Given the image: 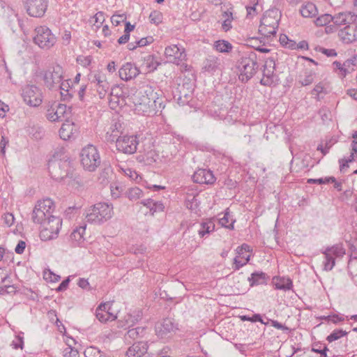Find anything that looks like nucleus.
I'll use <instances>...</instances> for the list:
<instances>
[{"mask_svg":"<svg viewBox=\"0 0 357 357\" xmlns=\"http://www.w3.org/2000/svg\"><path fill=\"white\" fill-rule=\"evenodd\" d=\"M48 171L51 178L55 181H61L67 178L74 181L77 179L69 158L66 155L61 157L55 153L48 162Z\"/></svg>","mask_w":357,"mask_h":357,"instance_id":"1","label":"nucleus"},{"mask_svg":"<svg viewBox=\"0 0 357 357\" xmlns=\"http://www.w3.org/2000/svg\"><path fill=\"white\" fill-rule=\"evenodd\" d=\"M258 68L257 54L254 52L245 53L237 61L239 81L247 83L256 74Z\"/></svg>","mask_w":357,"mask_h":357,"instance_id":"2","label":"nucleus"},{"mask_svg":"<svg viewBox=\"0 0 357 357\" xmlns=\"http://www.w3.org/2000/svg\"><path fill=\"white\" fill-rule=\"evenodd\" d=\"M113 205L107 202H98L93 205L86 215L87 222L101 225L112 218Z\"/></svg>","mask_w":357,"mask_h":357,"instance_id":"3","label":"nucleus"},{"mask_svg":"<svg viewBox=\"0 0 357 357\" xmlns=\"http://www.w3.org/2000/svg\"><path fill=\"white\" fill-rule=\"evenodd\" d=\"M79 158L83 169L89 172H95L101 164V158L98 148L91 144L82 149Z\"/></svg>","mask_w":357,"mask_h":357,"instance_id":"4","label":"nucleus"},{"mask_svg":"<svg viewBox=\"0 0 357 357\" xmlns=\"http://www.w3.org/2000/svg\"><path fill=\"white\" fill-rule=\"evenodd\" d=\"M54 207V202L50 198L38 201L31 213L33 222L36 224L45 225L48 220V216L52 215Z\"/></svg>","mask_w":357,"mask_h":357,"instance_id":"5","label":"nucleus"},{"mask_svg":"<svg viewBox=\"0 0 357 357\" xmlns=\"http://www.w3.org/2000/svg\"><path fill=\"white\" fill-rule=\"evenodd\" d=\"M33 43L43 50H50L56 42V36L46 26H37L33 31Z\"/></svg>","mask_w":357,"mask_h":357,"instance_id":"6","label":"nucleus"},{"mask_svg":"<svg viewBox=\"0 0 357 357\" xmlns=\"http://www.w3.org/2000/svg\"><path fill=\"white\" fill-rule=\"evenodd\" d=\"M321 252L324 255V260L323 261L324 270L330 271L335 266V259L343 257L346 250L342 243H338L326 247Z\"/></svg>","mask_w":357,"mask_h":357,"instance_id":"7","label":"nucleus"},{"mask_svg":"<svg viewBox=\"0 0 357 357\" xmlns=\"http://www.w3.org/2000/svg\"><path fill=\"white\" fill-rule=\"evenodd\" d=\"M333 25L327 26L326 31L327 33L334 32L342 29L341 26H347L353 24L356 20L357 16L351 12H342L333 16Z\"/></svg>","mask_w":357,"mask_h":357,"instance_id":"8","label":"nucleus"},{"mask_svg":"<svg viewBox=\"0 0 357 357\" xmlns=\"http://www.w3.org/2000/svg\"><path fill=\"white\" fill-rule=\"evenodd\" d=\"M138 144L137 135H120L116 139V149L126 154L135 153Z\"/></svg>","mask_w":357,"mask_h":357,"instance_id":"9","label":"nucleus"},{"mask_svg":"<svg viewBox=\"0 0 357 357\" xmlns=\"http://www.w3.org/2000/svg\"><path fill=\"white\" fill-rule=\"evenodd\" d=\"M22 96L24 101L31 107H38L42 102L40 90L36 85L24 86L22 89Z\"/></svg>","mask_w":357,"mask_h":357,"instance_id":"10","label":"nucleus"},{"mask_svg":"<svg viewBox=\"0 0 357 357\" xmlns=\"http://www.w3.org/2000/svg\"><path fill=\"white\" fill-rule=\"evenodd\" d=\"M165 55L169 63L180 65L186 60V52L181 45H172L165 47Z\"/></svg>","mask_w":357,"mask_h":357,"instance_id":"11","label":"nucleus"},{"mask_svg":"<svg viewBox=\"0 0 357 357\" xmlns=\"http://www.w3.org/2000/svg\"><path fill=\"white\" fill-rule=\"evenodd\" d=\"M27 13L34 17H43L48 6V0H24Z\"/></svg>","mask_w":357,"mask_h":357,"instance_id":"12","label":"nucleus"},{"mask_svg":"<svg viewBox=\"0 0 357 357\" xmlns=\"http://www.w3.org/2000/svg\"><path fill=\"white\" fill-rule=\"evenodd\" d=\"M62 68L57 65L53 68H49L45 72L43 79L45 86L50 89H53L56 85L59 84L62 80Z\"/></svg>","mask_w":357,"mask_h":357,"instance_id":"13","label":"nucleus"},{"mask_svg":"<svg viewBox=\"0 0 357 357\" xmlns=\"http://www.w3.org/2000/svg\"><path fill=\"white\" fill-rule=\"evenodd\" d=\"M239 317L243 321H249L251 322L259 321L264 325H268L269 323H271L273 327H275L277 329L282 330L284 332L289 333L291 331V329L289 327L286 326L285 325H283L282 324L278 322V321L266 318V321H265L263 317L261 315V314H252V316L244 314V315L240 316Z\"/></svg>","mask_w":357,"mask_h":357,"instance_id":"14","label":"nucleus"},{"mask_svg":"<svg viewBox=\"0 0 357 357\" xmlns=\"http://www.w3.org/2000/svg\"><path fill=\"white\" fill-rule=\"evenodd\" d=\"M338 36L344 43L349 44L356 41L357 40V24L354 23L340 29Z\"/></svg>","mask_w":357,"mask_h":357,"instance_id":"15","label":"nucleus"},{"mask_svg":"<svg viewBox=\"0 0 357 357\" xmlns=\"http://www.w3.org/2000/svg\"><path fill=\"white\" fill-rule=\"evenodd\" d=\"M139 73V68L131 62L124 63L119 70L120 78L126 82L135 78Z\"/></svg>","mask_w":357,"mask_h":357,"instance_id":"16","label":"nucleus"},{"mask_svg":"<svg viewBox=\"0 0 357 357\" xmlns=\"http://www.w3.org/2000/svg\"><path fill=\"white\" fill-rule=\"evenodd\" d=\"M177 324L172 318L167 317L158 322L155 325V331L158 336L163 337L167 333L174 331Z\"/></svg>","mask_w":357,"mask_h":357,"instance_id":"17","label":"nucleus"},{"mask_svg":"<svg viewBox=\"0 0 357 357\" xmlns=\"http://www.w3.org/2000/svg\"><path fill=\"white\" fill-rule=\"evenodd\" d=\"M118 318L116 319V326L118 328H129L132 326L139 319H141L139 314H135L132 316V314H116Z\"/></svg>","mask_w":357,"mask_h":357,"instance_id":"18","label":"nucleus"},{"mask_svg":"<svg viewBox=\"0 0 357 357\" xmlns=\"http://www.w3.org/2000/svg\"><path fill=\"white\" fill-rule=\"evenodd\" d=\"M220 60L214 55H208L203 63V69L211 75L220 70Z\"/></svg>","mask_w":357,"mask_h":357,"instance_id":"19","label":"nucleus"},{"mask_svg":"<svg viewBox=\"0 0 357 357\" xmlns=\"http://www.w3.org/2000/svg\"><path fill=\"white\" fill-rule=\"evenodd\" d=\"M148 346L144 342L134 343L128 349L126 354L128 357H141L147 352Z\"/></svg>","mask_w":357,"mask_h":357,"instance_id":"20","label":"nucleus"},{"mask_svg":"<svg viewBox=\"0 0 357 357\" xmlns=\"http://www.w3.org/2000/svg\"><path fill=\"white\" fill-rule=\"evenodd\" d=\"M269 279V276L262 271H255L251 273L250 277L248 278V281L251 287L266 284Z\"/></svg>","mask_w":357,"mask_h":357,"instance_id":"21","label":"nucleus"},{"mask_svg":"<svg viewBox=\"0 0 357 357\" xmlns=\"http://www.w3.org/2000/svg\"><path fill=\"white\" fill-rule=\"evenodd\" d=\"M62 225V220L54 215L48 216V220L46 222L43 227L45 229L52 231V234L56 233V237L58 236L59 232Z\"/></svg>","mask_w":357,"mask_h":357,"instance_id":"22","label":"nucleus"},{"mask_svg":"<svg viewBox=\"0 0 357 357\" xmlns=\"http://www.w3.org/2000/svg\"><path fill=\"white\" fill-rule=\"evenodd\" d=\"M215 223L212 219H206L199 224L198 234L203 238L215 231Z\"/></svg>","mask_w":357,"mask_h":357,"instance_id":"23","label":"nucleus"},{"mask_svg":"<svg viewBox=\"0 0 357 357\" xmlns=\"http://www.w3.org/2000/svg\"><path fill=\"white\" fill-rule=\"evenodd\" d=\"M273 281L276 289L287 291L293 287V282L289 278L275 276Z\"/></svg>","mask_w":357,"mask_h":357,"instance_id":"24","label":"nucleus"},{"mask_svg":"<svg viewBox=\"0 0 357 357\" xmlns=\"http://www.w3.org/2000/svg\"><path fill=\"white\" fill-rule=\"evenodd\" d=\"M74 123L66 122L62 124L59 130V136L63 140L70 139L73 135Z\"/></svg>","mask_w":357,"mask_h":357,"instance_id":"25","label":"nucleus"},{"mask_svg":"<svg viewBox=\"0 0 357 357\" xmlns=\"http://www.w3.org/2000/svg\"><path fill=\"white\" fill-rule=\"evenodd\" d=\"M300 13L303 17H313L317 14V8L312 2L302 5Z\"/></svg>","mask_w":357,"mask_h":357,"instance_id":"26","label":"nucleus"},{"mask_svg":"<svg viewBox=\"0 0 357 357\" xmlns=\"http://www.w3.org/2000/svg\"><path fill=\"white\" fill-rule=\"evenodd\" d=\"M214 48L221 53H229L232 51L233 45L227 40H218L214 43Z\"/></svg>","mask_w":357,"mask_h":357,"instance_id":"27","label":"nucleus"},{"mask_svg":"<svg viewBox=\"0 0 357 357\" xmlns=\"http://www.w3.org/2000/svg\"><path fill=\"white\" fill-rule=\"evenodd\" d=\"M86 225L84 224L79 227H76L70 234V238L73 241L79 243L83 240V236L86 231Z\"/></svg>","mask_w":357,"mask_h":357,"instance_id":"28","label":"nucleus"},{"mask_svg":"<svg viewBox=\"0 0 357 357\" xmlns=\"http://www.w3.org/2000/svg\"><path fill=\"white\" fill-rule=\"evenodd\" d=\"M275 59L273 57L268 59L263 66V75L268 79H271L275 70Z\"/></svg>","mask_w":357,"mask_h":357,"instance_id":"29","label":"nucleus"},{"mask_svg":"<svg viewBox=\"0 0 357 357\" xmlns=\"http://www.w3.org/2000/svg\"><path fill=\"white\" fill-rule=\"evenodd\" d=\"M222 17L225 20L222 23V29L224 31L227 32L232 29L231 22L234 20L233 13L227 10L223 12Z\"/></svg>","mask_w":357,"mask_h":357,"instance_id":"30","label":"nucleus"},{"mask_svg":"<svg viewBox=\"0 0 357 357\" xmlns=\"http://www.w3.org/2000/svg\"><path fill=\"white\" fill-rule=\"evenodd\" d=\"M274 23H275V27L274 26L265 27L264 26H259V33L264 38H270L272 36H275L276 34L279 23L277 22H274Z\"/></svg>","mask_w":357,"mask_h":357,"instance_id":"31","label":"nucleus"},{"mask_svg":"<svg viewBox=\"0 0 357 357\" xmlns=\"http://www.w3.org/2000/svg\"><path fill=\"white\" fill-rule=\"evenodd\" d=\"M176 93H179V94L174 93V97L176 98L177 102L180 105H185L188 103L190 100L191 99V93L190 92L186 93L185 91H182V90H177Z\"/></svg>","mask_w":357,"mask_h":357,"instance_id":"32","label":"nucleus"},{"mask_svg":"<svg viewBox=\"0 0 357 357\" xmlns=\"http://www.w3.org/2000/svg\"><path fill=\"white\" fill-rule=\"evenodd\" d=\"M250 259V255H238L234 259V269L235 271L239 270L241 267L245 266Z\"/></svg>","mask_w":357,"mask_h":357,"instance_id":"33","label":"nucleus"},{"mask_svg":"<svg viewBox=\"0 0 357 357\" xmlns=\"http://www.w3.org/2000/svg\"><path fill=\"white\" fill-rule=\"evenodd\" d=\"M126 197H128L130 201H136L143 196L142 190L137 188H130L125 193Z\"/></svg>","mask_w":357,"mask_h":357,"instance_id":"34","label":"nucleus"},{"mask_svg":"<svg viewBox=\"0 0 357 357\" xmlns=\"http://www.w3.org/2000/svg\"><path fill=\"white\" fill-rule=\"evenodd\" d=\"M235 222L236 220L234 219H231V222H229V212L228 209L225 211L223 217L219 219V223L222 227L230 230L234 229V225Z\"/></svg>","mask_w":357,"mask_h":357,"instance_id":"35","label":"nucleus"},{"mask_svg":"<svg viewBox=\"0 0 357 357\" xmlns=\"http://www.w3.org/2000/svg\"><path fill=\"white\" fill-rule=\"evenodd\" d=\"M273 10H268L266 15L263 16L260 21V25L259 26H264L265 27L266 26H274L275 27V23L274 22H277L279 23V20H275L273 17L271 16V14L273 13Z\"/></svg>","mask_w":357,"mask_h":357,"instance_id":"36","label":"nucleus"},{"mask_svg":"<svg viewBox=\"0 0 357 357\" xmlns=\"http://www.w3.org/2000/svg\"><path fill=\"white\" fill-rule=\"evenodd\" d=\"M144 59L149 71L156 70L158 66L160 65V63L155 59V56L153 54L147 55L144 58Z\"/></svg>","mask_w":357,"mask_h":357,"instance_id":"37","label":"nucleus"},{"mask_svg":"<svg viewBox=\"0 0 357 357\" xmlns=\"http://www.w3.org/2000/svg\"><path fill=\"white\" fill-rule=\"evenodd\" d=\"M54 106L56 109V112L59 116V120L63 116H64L65 115H68L69 114H70L71 112V107H67L66 105L65 104H61V103H56L54 102Z\"/></svg>","mask_w":357,"mask_h":357,"instance_id":"38","label":"nucleus"},{"mask_svg":"<svg viewBox=\"0 0 357 357\" xmlns=\"http://www.w3.org/2000/svg\"><path fill=\"white\" fill-rule=\"evenodd\" d=\"M347 335V331H343L342 329H335L329 335H328L326 340L328 342H332L346 336Z\"/></svg>","mask_w":357,"mask_h":357,"instance_id":"39","label":"nucleus"},{"mask_svg":"<svg viewBox=\"0 0 357 357\" xmlns=\"http://www.w3.org/2000/svg\"><path fill=\"white\" fill-rule=\"evenodd\" d=\"M314 73L311 70H306L304 74V77H300L299 83L302 86H307L311 84L314 82Z\"/></svg>","mask_w":357,"mask_h":357,"instance_id":"40","label":"nucleus"},{"mask_svg":"<svg viewBox=\"0 0 357 357\" xmlns=\"http://www.w3.org/2000/svg\"><path fill=\"white\" fill-rule=\"evenodd\" d=\"M96 317L101 322V323H110L116 321L118 318L117 314H95Z\"/></svg>","mask_w":357,"mask_h":357,"instance_id":"41","label":"nucleus"},{"mask_svg":"<svg viewBox=\"0 0 357 357\" xmlns=\"http://www.w3.org/2000/svg\"><path fill=\"white\" fill-rule=\"evenodd\" d=\"M65 342L68 347L63 350V356L79 357V351H77V349L74 348L72 346V344L69 342L68 340H65Z\"/></svg>","mask_w":357,"mask_h":357,"instance_id":"42","label":"nucleus"},{"mask_svg":"<svg viewBox=\"0 0 357 357\" xmlns=\"http://www.w3.org/2000/svg\"><path fill=\"white\" fill-rule=\"evenodd\" d=\"M333 15L329 14H324L318 17L314 22L317 26H324L333 22Z\"/></svg>","mask_w":357,"mask_h":357,"instance_id":"43","label":"nucleus"},{"mask_svg":"<svg viewBox=\"0 0 357 357\" xmlns=\"http://www.w3.org/2000/svg\"><path fill=\"white\" fill-rule=\"evenodd\" d=\"M327 324H340L345 320L344 314H329L327 315Z\"/></svg>","mask_w":357,"mask_h":357,"instance_id":"44","label":"nucleus"},{"mask_svg":"<svg viewBox=\"0 0 357 357\" xmlns=\"http://www.w3.org/2000/svg\"><path fill=\"white\" fill-rule=\"evenodd\" d=\"M331 181H335L334 176H326L324 178H309L307 180V183L321 185L330 183Z\"/></svg>","mask_w":357,"mask_h":357,"instance_id":"45","label":"nucleus"},{"mask_svg":"<svg viewBox=\"0 0 357 357\" xmlns=\"http://www.w3.org/2000/svg\"><path fill=\"white\" fill-rule=\"evenodd\" d=\"M258 0H249V4L245 6L247 10V17H250L251 15L257 14L256 7L258 5Z\"/></svg>","mask_w":357,"mask_h":357,"instance_id":"46","label":"nucleus"},{"mask_svg":"<svg viewBox=\"0 0 357 357\" xmlns=\"http://www.w3.org/2000/svg\"><path fill=\"white\" fill-rule=\"evenodd\" d=\"M40 238L41 241H47L53 240L56 237V233H54V234H52V231H50L47 229H45L43 227V229L40 232Z\"/></svg>","mask_w":357,"mask_h":357,"instance_id":"47","label":"nucleus"},{"mask_svg":"<svg viewBox=\"0 0 357 357\" xmlns=\"http://www.w3.org/2000/svg\"><path fill=\"white\" fill-rule=\"evenodd\" d=\"M204 179L200 178V180L198 181V183H207L211 184L213 183L215 181V178L212 173V172L209 170L204 169Z\"/></svg>","mask_w":357,"mask_h":357,"instance_id":"48","label":"nucleus"},{"mask_svg":"<svg viewBox=\"0 0 357 357\" xmlns=\"http://www.w3.org/2000/svg\"><path fill=\"white\" fill-rule=\"evenodd\" d=\"M150 22L155 24H158L162 21V14L158 10H153L149 15Z\"/></svg>","mask_w":357,"mask_h":357,"instance_id":"49","label":"nucleus"},{"mask_svg":"<svg viewBox=\"0 0 357 357\" xmlns=\"http://www.w3.org/2000/svg\"><path fill=\"white\" fill-rule=\"evenodd\" d=\"M53 316L50 318V321L53 323H55L57 327L58 331L59 333H62L63 335H66V329L65 326L63 324V323L59 320V319L57 317V314H52Z\"/></svg>","mask_w":357,"mask_h":357,"instance_id":"50","label":"nucleus"},{"mask_svg":"<svg viewBox=\"0 0 357 357\" xmlns=\"http://www.w3.org/2000/svg\"><path fill=\"white\" fill-rule=\"evenodd\" d=\"M46 116L47 119L52 122L59 121V116L56 112V109L54 105H52L49 109H47Z\"/></svg>","mask_w":357,"mask_h":357,"instance_id":"51","label":"nucleus"},{"mask_svg":"<svg viewBox=\"0 0 357 357\" xmlns=\"http://www.w3.org/2000/svg\"><path fill=\"white\" fill-rule=\"evenodd\" d=\"M109 85L107 82H103V84L98 86V92L100 98L102 99L105 98L107 91L109 90Z\"/></svg>","mask_w":357,"mask_h":357,"instance_id":"52","label":"nucleus"},{"mask_svg":"<svg viewBox=\"0 0 357 357\" xmlns=\"http://www.w3.org/2000/svg\"><path fill=\"white\" fill-rule=\"evenodd\" d=\"M164 205L162 202L158 201L154 202V206L151 208L149 211L150 215H154L155 213L162 212L164 210Z\"/></svg>","mask_w":357,"mask_h":357,"instance_id":"53","label":"nucleus"},{"mask_svg":"<svg viewBox=\"0 0 357 357\" xmlns=\"http://www.w3.org/2000/svg\"><path fill=\"white\" fill-rule=\"evenodd\" d=\"M144 328L141 327H137L135 328L129 329L127 332V335L128 337L132 339L137 338L139 335L142 333H143Z\"/></svg>","mask_w":357,"mask_h":357,"instance_id":"54","label":"nucleus"},{"mask_svg":"<svg viewBox=\"0 0 357 357\" xmlns=\"http://www.w3.org/2000/svg\"><path fill=\"white\" fill-rule=\"evenodd\" d=\"M112 305V302H102L97 307L96 312H98L99 311L109 312V311L111 310Z\"/></svg>","mask_w":357,"mask_h":357,"instance_id":"55","label":"nucleus"},{"mask_svg":"<svg viewBox=\"0 0 357 357\" xmlns=\"http://www.w3.org/2000/svg\"><path fill=\"white\" fill-rule=\"evenodd\" d=\"M311 351L312 352H314V353H317V354H324L325 355V351H328V349L326 345H324L323 347L321 346V344H314L312 347V349Z\"/></svg>","mask_w":357,"mask_h":357,"instance_id":"56","label":"nucleus"},{"mask_svg":"<svg viewBox=\"0 0 357 357\" xmlns=\"http://www.w3.org/2000/svg\"><path fill=\"white\" fill-rule=\"evenodd\" d=\"M252 251V248L246 243H243L241 246H238L236 248V253L239 256H241L242 255L245 254V252H250Z\"/></svg>","mask_w":357,"mask_h":357,"instance_id":"57","label":"nucleus"},{"mask_svg":"<svg viewBox=\"0 0 357 357\" xmlns=\"http://www.w3.org/2000/svg\"><path fill=\"white\" fill-rule=\"evenodd\" d=\"M153 38L152 36H147L145 38H142L139 40H137L135 43H137V47H144L147 45H149L153 42Z\"/></svg>","mask_w":357,"mask_h":357,"instance_id":"58","label":"nucleus"},{"mask_svg":"<svg viewBox=\"0 0 357 357\" xmlns=\"http://www.w3.org/2000/svg\"><path fill=\"white\" fill-rule=\"evenodd\" d=\"M77 61L82 66L86 67L90 66L92 61V57L91 56H79L77 59Z\"/></svg>","mask_w":357,"mask_h":357,"instance_id":"59","label":"nucleus"},{"mask_svg":"<svg viewBox=\"0 0 357 357\" xmlns=\"http://www.w3.org/2000/svg\"><path fill=\"white\" fill-rule=\"evenodd\" d=\"M312 93L319 96L321 93L326 94L327 91L325 89L322 83L319 82L314 86V88L312 91Z\"/></svg>","mask_w":357,"mask_h":357,"instance_id":"60","label":"nucleus"},{"mask_svg":"<svg viewBox=\"0 0 357 357\" xmlns=\"http://www.w3.org/2000/svg\"><path fill=\"white\" fill-rule=\"evenodd\" d=\"M2 218L4 224L7 227H10L13 224L15 220L13 215L10 213H5Z\"/></svg>","mask_w":357,"mask_h":357,"instance_id":"61","label":"nucleus"},{"mask_svg":"<svg viewBox=\"0 0 357 357\" xmlns=\"http://www.w3.org/2000/svg\"><path fill=\"white\" fill-rule=\"evenodd\" d=\"M126 20V17L124 15H114L111 17V22L113 25L119 26L121 22H123Z\"/></svg>","mask_w":357,"mask_h":357,"instance_id":"62","label":"nucleus"},{"mask_svg":"<svg viewBox=\"0 0 357 357\" xmlns=\"http://www.w3.org/2000/svg\"><path fill=\"white\" fill-rule=\"evenodd\" d=\"M70 281V276H69V277L66 278V279H64L59 284V285L57 287L56 290L57 291H65L66 289H67V288H68V287L69 285Z\"/></svg>","mask_w":357,"mask_h":357,"instance_id":"63","label":"nucleus"},{"mask_svg":"<svg viewBox=\"0 0 357 357\" xmlns=\"http://www.w3.org/2000/svg\"><path fill=\"white\" fill-rule=\"evenodd\" d=\"M338 162L340 165V171L342 173L345 172V171L349 168V163L350 162L346 159V158L340 159Z\"/></svg>","mask_w":357,"mask_h":357,"instance_id":"64","label":"nucleus"}]
</instances>
